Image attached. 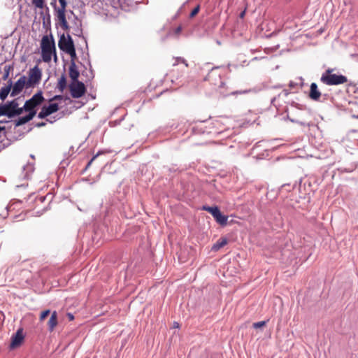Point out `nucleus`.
I'll return each instance as SVG.
<instances>
[{
	"mask_svg": "<svg viewBox=\"0 0 358 358\" xmlns=\"http://www.w3.org/2000/svg\"><path fill=\"white\" fill-rule=\"evenodd\" d=\"M334 69H328L322 74L320 82L327 85H338L348 82V78L342 74L332 73Z\"/></svg>",
	"mask_w": 358,
	"mask_h": 358,
	"instance_id": "f257e3e1",
	"label": "nucleus"
},
{
	"mask_svg": "<svg viewBox=\"0 0 358 358\" xmlns=\"http://www.w3.org/2000/svg\"><path fill=\"white\" fill-rule=\"evenodd\" d=\"M45 99L43 96L42 91L39 90L33 96L27 100L24 104V109H30V108H36L38 106H40L43 101Z\"/></svg>",
	"mask_w": 358,
	"mask_h": 358,
	"instance_id": "f03ea898",
	"label": "nucleus"
},
{
	"mask_svg": "<svg viewBox=\"0 0 358 358\" xmlns=\"http://www.w3.org/2000/svg\"><path fill=\"white\" fill-rule=\"evenodd\" d=\"M71 94L73 98L78 99L82 97L85 92L86 87L83 82H71L69 85Z\"/></svg>",
	"mask_w": 358,
	"mask_h": 358,
	"instance_id": "7ed1b4c3",
	"label": "nucleus"
},
{
	"mask_svg": "<svg viewBox=\"0 0 358 358\" xmlns=\"http://www.w3.org/2000/svg\"><path fill=\"white\" fill-rule=\"evenodd\" d=\"M59 37L58 47L62 51L65 52L75 46L73 40L69 34L66 36L64 34H62Z\"/></svg>",
	"mask_w": 358,
	"mask_h": 358,
	"instance_id": "20e7f679",
	"label": "nucleus"
},
{
	"mask_svg": "<svg viewBox=\"0 0 358 358\" xmlns=\"http://www.w3.org/2000/svg\"><path fill=\"white\" fill-rule=\"evenodd\" d=\"M41 70L37 65L29 70V79L27 83V87H31L34 85L38 84L41 79Z\"/></svg>",
	"mask_w": 358,
	"mask_h": 358,
	"instance_id": "39448f33",
	"label": "nucleus"
},
{
	"mask_svg": "<svg viewBox=\"0 0 358 358\" xmlns=\"http://www.w3.org/2000/svg\"><path fill=\"white\" fill-rule=\"evenodd\" d=\"M218 67H214L211 69L210 73L208 74L206 80L210 81L214 85L217 86L218 88L224 87L225 83L222 80L220 74H217L216 71Z\"/></svg>",
	"mask_w": 358,
	"mask_h": 358,
	"instance_id": "423d86ee",
	"label": "nucleus"
},
{
	"mask_svg": "<svg viewBox=\"0 0 358 358\" xmlns=\"http://www.w3.org/2000/svg\"><path fill=\"white\" fill-rule=\"evenodd\" d=\"M27 78L25 76H21L15 83L12 84L11 96H15L20 94L24 87H27Z\"/></svg>",
	"mask_w": 358,
	"mask_h": 358,
	"instance_id": "0eeeda50",
	"label": "nucleus"
},
{
	"mask_svg": "<svg viewBox=\"0 0 358 358\" xmlns=\"http://www.w3.org/2000/svg\"><path fill=\"white\" fill-rule=\"evenodd\" d=\"M59 110V105L57 103H51L48 106H43L38 114V117L43 119L50 115L56 113Z\"/></svg>",
	"mask_w": 358,
	"mask_h": 358,
	"instance_id": "6e6552de",
	"label": "nucleus"
},
{
	"mask_svg": "<svg viewBox=\"0 0 358 358\" xmlns=\"http://www.w3.org/2000/svg\"><path fill=\"white\" fill-rule=\"evenodd\" d=\"M18 106V103L17 99H13L8 101L5 104L0 105V117L1 116H7L6 113H13L15 112V108Z\"/></svg>",
	"mask_w": 358,
	"mask_h": 358,
	"instance_id": "1a4fd4ad",
	"label": "nucleus"
},
{
	"mask_svg": "<svg viewBox=\"0 0 358 358\" xmlns=\"http://www.w3.org/2000/svg\"><path fill=\"white\" fill-rule=\"evenodd\" d=\"M66 10H58L56 14L57 24H59L64 31H68L70 29V26L66 20Z\"/></svg>",
	"mask_w": 358,
	"mask_h": 358,
	"instance_id": "9d476101",
	"label": "nucleus"
},
{
	"mask_svg": "<svg viewBox=\"0 0 358 358\" xmlns=\"http://www.w3.org/2000/svg\"><path fill=\"white\" fill-rule=\"evenodd\" d=\"M24 338L22 329H19L15 334L11 337V342L10 344V349H15L21 345Z\"/></svg>",
	"mask_w": 358,
	"mask_h": 358,
	"instance_id": "9b49d317",
	"label": "nucleus"
},
{
	"mask_svg": "<svg viewBox=\"0 0 358 358\" xmlns=\"http://www.w3.org/2000/svg\"><path fill=\"white\" fill-rule=\"evenodd\" d=\"M56 49L55 43L53 36L50 34V36H44L41 40V49Z\"/></svg>",
	"mask_w": 358,
	"mask_h": 358,
	"instance_id": "f8f14e48",
	"label": "nucleus"
},
{
	"mask_svg": "<svg viewBox=\"0 0 358 358\" xmlns=\"http://www.w3.org/2000/svg\"><path fill=\"white\" fill-rule=\"evenodd\" d=\"M40 16L43 20V26L45 29H50L51 27V16L50 14L49 8L48 6L45 7V12L41 11Z\"/></svg>",
	"mask_w": 358,
	"mask_h": 358,
	"instance_id": "ddd939ff",
	"label": "nucleus"
},
{
	"mask_svg": "<svg viewBox=\"0 0 358 358\" xmlns=\"http://www.w3.org/2000/svg\"><path fill=\"white\" fill-rule=\"evenodd\" d=\"M310 99L313 101H319L322 96L321 92L318 89V86L315 83H312L310 86V92L308 94Z\"/></svg>",
	"mask_w": 358,
	"mask_h": 358,
	"instance_id": "4468645a",
	"label": "nucleus"
},
{
	"mask_svg": "<svg viewBox=\"0 0 358 358\" xmlns=\"http://www.w3.org/2000/svg\"><path fill=\"white\" fill-rule=\"evenodd\" d=\"M42 58L43 62H50L51 61L52 55H54L55 61H57V57L56 54V49H41Z\"/></svg>",
	"mask_w": 358,
	"mask_h": 358,
	"instance_id": "2eb2a0df",
	"label": "nucleus"
},
{
	"mask_svg": "<svg viewBox=\"0 0 358 358\" xmlns=\"http://www.w3.org/2000/svg\"><path fill=\"white\" fill-rule=\"evenodd\" d=\"M79 76L80 73L79 71L77 69L76 62H71L69 66V76L71 79V82H78Z\"/></svg>",
	"mask_w": 358,
	"mask_h": 358,
	"instance_id": "dca6fc26",
	"label": "nucleus"
},
{
	"mask_svg": "<svg viewBox=\"0 0 358 358\" xmlns=\"http://www.w3.org/2000/svg\"><path fill=\"white\" fill-rule=\"evenodd\" d=\"M11 90H12V80H9L8 81V85L2 87L0 89V99L1 101H4L7 98V96Z\"/></svg>",
	"mask_w": 358,
	"mask_h": 358,
	"instance_id": "f3484780",
	"label": "nucleus"
},
{
	"mask_svg": "<svg viewBox=\"0 0 358 358\" xmlns=\"http://www.w3.org/2000/svg\"><path fill=\"white\" fill-rule=\"evenodd\" d=\"M213 217L221 226H226L227 224L228 216L223 215L220 210Z\"/></svg>",
	"mask_w": 358,
	"mask_h": 358,
	"instance_id": "a211bd4d",
	"label": "nucleus"
},
{
	"mask_svg": "<svg viewBox=\"0 0 358 358\" xmlns=\"http://www.w3.org/2000/svg\"><path fill=\"white\" fill-rule=\"evenodd\" d=\"M57 313L56 311H53L48 323V330L50 331H52L55 327L57 325Z\"/></svg>",
	"mask_w": 358,
	"mask_h": 358,
	"instance_id": "6ab92c4d",
	"label": "nucleus"
},
{
	"mask_svg": "<svg viewBox=\"0 0 358 358\" xmlns=\"http://www.w3.org/2000/svg\"><path fill=\"white\" fill-rule=\"evenodd\" d=\"M66 86H67L66 76L64 73L62 74L61 77L58 80L57 88L59 90V91L62 92L66 89Z\"/></svg>",
	"mask_w": 358,
	"mask_h": 358,
	"instance_id": "aec40b11",
	"label": "nucleus"
},
{
	"mask_svg": "<svg viewBox=\"0 0 358 358\" xmlns=\"http://www.w3.org/2000/svg\"><path fill=\"white\" fill-rule=\"evenodd\" d=\"M73 34L78 37H83L82 23L80 21L75 22L73 27Z\"/></svg>",
	"mask_w": 358,
	"mask_h": 358,
	"instance_id": "412c9836",
	"label": "nucleus"
},
{
	"mask_svg": "<svg viewBox=\"0 0 358 358\" xmlns=\"http://www.w3.org/2000/svg\"><path fill=\"white\" fill-rule=\"evenodd\" d=\"M227 243V239L226 238H219L216 243L213 245L212 250L218 251L220 248L224 247Z\"/></svg>",
	"mask_w": 358,
	"mask_h": 358,
	"instance_id": "4be33fe9",
	"label": "nucleus"
},
{
	"mask_svg": "<svg viewBox=\"0 0 358 358\" xmlns=\"http://www.w3.org/2000/svg\"><path fill=\"white\" fill-rule=\"evenodd\" d=\"M24 111L26 112V109H24V106L21 108H19L18 106H17V108H15V112H13V113L11 114L8 112V113H6V114H7V117L8 118H12L15 116H18V115H21Z\"/></svg>",
	"mask_w": 358,
	"mask_h": 358,
	"instance_id": "5701e85b",
	"label": "nucleus"
},
{
	"mask_svg": "<svg viewBox=\"0 0 358 358\" xmlns=\"http://www.w3.org/2000/svg\"><path fill=\"white\" fill-rule=\"evenodd\" d=\"M201 209L210 213L212 215V216H213L215 214H216L220 210V208L217 206H203Z\"/></svg>",
	"mask_w": 358,
	"mask_h": 358,
	"instance_id": "b1692460",
	"label": "nucleus"
},
{
	"mask_svg": "<svg viewBox=\"0 0 358 358\" xmlns=\"http://www.w3.org/2000/svg\"><path fill=\"white\" fill-rule=\"evenodd\" d=\"M29 122V120H28L26 115L20 117L17 120L15 121V127H17L23 125Z\"/></svg>",
	"mask_w": 358,
	"mask_h": 358,
	"instance_id": "393cba45",
	"label": "nucleus"
},
{
	"mask_svg": "<svg viewBox=\"0 0 358 358\" xmlns=\"http://www.w3.org/2000/svg\"><path fill=\"white\" fill-rule=\"evenodd\" d=\"M357 166L355 164H351L349 167H340L338 169V171L340 173H351L355 169Z\"/></svg>",
	"mask_w": 358,
	"mask_h": 358,
	"instance_id": "a878e982",
	"label": "nucleus"
},
{
	"mask_svg": "<svg viewBox=\"0 0 358 358\" xmlns=\"http://www.w3.org/2000/svg\"><path fill=\"white\" fill-rule=\"evenodd\" d=\"M26 112H28V114L26 115V116L29 121L31 120L34 117V116L36 115V113H37L36 108H30L29 110L27 109Z\"/></svg>",
	"mask_w": 358,
	"mask_h": 358,
	"instance_id": "bb28decb",
	"label": "nucleus"
},
{
	"mask_svg": "<svg viewBox=\"0 0 358 358\" xmlns=\"http://www.w3.org/2000/svg\"><path fill=\"white\" fill-rule=\"evenodd\" d=\"M65 52L70 55L71 62H75V59L76 58V52L75 46Z\"/></svg>",
	"mask_w": 358,
	"mask_h": 358,
	"instance_id": "cd10ccee",
	"label": "nucleus"
},
{
	"mask_svg": "<svg viewBox=\"0 0 358 358\" xmlns=\"http://www.w3.org/2000/svg\"><path fill=\"white\" fill-rule=\"evenodd\" d=\"M32 3L38 8H43L45 6V0H32Z\"/></svg>",
	"mask_w": 358,
	"mask_h": 358,
	"instance_id": "c85d7f7f",
	"label": "nucleus"
},
{
	"mask_svg": "<svg viewBox=\"0 0 358 358\" xmlns=\"http://www.w3.org/2000/svg\"><path fill=\"white\" fill-rule=\"evenodd\" d=\"M72 3L74 4L73 7L83 8L85 6L83 0H72Z\"/></svg>",
	"mask_w": 358,
	"mask_h": 358,
	"instance_id": "c756f323",
	"label": "nucleus"
},
{
	"mask_svg": "<svg viewBox=\"0 0 358 358\" xmlns=\"http://www.w3.org/2000/svg\"><path fill=\"white\" fill-rule=\"evenodd\" d=\"M200 10V5H197L189 13V17L193 18L195 17Z\"/></svg>",
	"mask_w": 358,
	"mask_h": 358,
	"instance_id": "7c9ffc66",
	"label": "nucleus"
},
{
	"mask_svg": "<svg viewBox=\"0 0 358 358\" xmlns=\"http://www.w3.org/2000/svg\"><path fill=\"white\" fill-rule=\"evenodd\" d=\"M102 153H103V151H99L94 156L92 157V158L89 161V162L87 163V164L86 165L85 168V170H87L90 166V165L92 164V162L98 157L100 155H101Z\"/></svg>",
	"mask_w": 358,
	"mask_h": 358,
	"instance_id": "2f4dec72",
	"label": "nucleus"
},
{
	"mask_svg": "<svg viewBox=\"0 0 358 358\" xmlns=\"http://www.w3.org/2000/svg\"><path fill=\"white\" fill-rule=\"evenodd\" d=\"M290 106L291 108H299V110H304L306 108V106L304 105L299 104L294 101H292L291 103Z\"/></svg>",
	"mask_w": 358,
	"mask_h": 358,
	"instance_id": "473e14b6",
	"label": "nucleus"
},
{
	"mask_svg": "<svg viewBox=\"0 0 358 358\" xmlns=\"http://www.w3.org/2000/svg\"><path fill=\"white\" fill-rule=\"evenodd\" d=\"M69 100V98L68 96H64L63 95H61V94H57V95H55L51 99H50V101H55V100Z\"/></svg>",
	"mask_w": 358,
	"mask_h": 358,
	"instance_id": "72a5a7b5",
	"label": "nucleus"
},
{
	"mask_svg": "<svg viewBox=\"0 0 358 358\" xmlns=\"http://www.w3.org/2000/svg\"><path fill=\"white\" fill-rule=\"evenodd\" d=\"M10 69V66H5V67H4V73H3V76L2 77L3 80H6L8 79V78L9 76Z\"/></svg>",
	"mask_w": 358,
	"mask_h": 358,
	"instance_id": "f704fd0d",
	"label": "nucleus"
},
{
	"mask_svg": "<svg viewBox=\"0 0 358 358\" xmlns=\"http://www.w3.org/2000/svg\"><path fill=\"white\" fill-rule=\"evenodd\" d=\"M60 4L59 8L58 10H66L67 7V1L66 0H57Z\"/></svg>",
	"mask_w": 358,
	"mask_h": 358,
	"instance_id": "c9c22d12",
	"label": "nucleus"
},
{
	"mask_svg": "<svg viewBox=\"0 0 358 358\" xmlns=\"http://www.w3.org/2000/svg\"><path fill=\"white\" fill-rule=\"evenodd\" d=\"M178 62H182V63L185 64V65L186 66H188V64H187V63L186 60H185L184 58L180 57H176V62L173 64V66H176V65H178Z\"/></svg>",
	"mask_w": 358,
	"mask_h": 358,
	"instance_id": "e433bc0d",
	"label": "nucleus"
},
{
	"mask_svg": "<svg viewBox=\"0 0 358 358\" xmlns=\"http://www.w3.org/2000/svg\"><path fill=\"white\" fill-rule=\"evenodd\" d=\"M164 169H166V171L168 172H169L170 173H177V172H179V169L176 167V166H173L171 167H166L164 166Z\"/></svg>",
	"mask_w": 358,
	"mask_h": 358,
	"instance_id": "4c0bfd02",
	"label": "nucleus"
},
{
	"mask_svg": "<svg viewBox=\"0 0 358 358\" xmlns=\"http://www.w3.org/2000/svg\"><path fill=\"white\" fill-rule=\"evenodd\" d=\"M266 321H260V322L253 323L252 326L255 329H259V328L264 327L266 324Z\"/></svg>",
	"mask_w": 358,
	"mask_h": 358,
	"instance_id": "58836bf2",
	"label": "nucleus"
},
{
	"mask_svg": "<svg viewBox=\"0 0 358 358\" xmlns=\"http://www.w3.org/2000/svg\"><path fill=\"white\" fill-rule=\"evenodd\" d=\"M50 313V310H43L41 313L40 320H43L46 317H48Z\"/></svg>",
	"mask_w": 358,
	"mask_h": 358,
	"instance_id": "ea45409f",
	"label": "nucleus"
},
{
	"mask_svg": "<svg viewBox=\"0 0 358 358\" xmlns=\"http://www.w3.org/2000/svg\"><path fill=\"white\" fill-rule=\"evenodd\" d=\"M185 3H186V2H185V3H183V4H182L180 8H179V9L177 10L176 13L175 14V15H174V17H173V18H174V19L178 18V17L180 15V14H181V13H182V9H183V8H184V6H185Z\"/></svg>",
	"mask_w": 358,
	"mask_h": 358,
	"instance_id": "a19ab883",
	"label": "nucleus"
},
{
	"mask_svg": "<svg viewBox=\"0 0 358 358\" xmlns=\"http://www.w3.org/2000/svg\"><path fill=\"white\" fill-rule=\"evenodd\" d=\"M56 1L57 0H52L50 4L53 7L55 11L57 13L58 12V8H59V7L57 6Z\"/></svg>",
	"mask_w": 358,
	"mask_h": 358,
	"instance_id": "79ce46f5",
	"label": "nucleus"
},
{
	"mask_svg": "<svg viewBox=\"0 0 358 358\" xmlns=\"http://www.w3.org/2000/svg\"><path fill=\"white\" fill-rule=\"evenodd\" d=\"M250 92V90H244V91H236L232 92V94H246L248 92Z\"/></svg>",
	"mask_w": 358,
	"mask_h": 358,
	"instance_id": "37998d69",
	"label": "nucleus"
},
{
	"mask_svg": "<svg viewBox=\"0 0 358 358\" xmlns=\"http://www.w3.org/2000/svg\"><path fill=\"white\" fill-rule=\"evenodd\" d=\"M182 31V27L181 26H178L177 28H176L175 29V34H179Z\"/></svg>",
	"mask_w": 358,
	"mask_h": 358,
	"instance_id": "c03bdc74",
	"label": "nucleus"
},
{
	"mask_svg": "<svg viewBox=\"0 0 358 358\" xmlns=\"http://www.w3.org/2000/svg\"><path fill=\"white\" fill-rule=\"evenodd\" d=\"M45 124H46L45 122H38V123L36 124V127H42L45 126Z\"/></svg>",
	"mask_w": 358,
	"mask_h": 358,
	"instance_id": "a18cd8bd",
	"label": "nucleus"
},
{
	"mask_svg": "<svg viewBox=\"0 0 358 358\" xmlns=\"http://www.w3.org/2000/svg\"><path fill=\"white\" fill-rule=\"evenodd\" d=\"M67 317H68V318H69V320L70 321H72V320H73V319H74V316H73V315L72 313H67Z\"/></svg>",
	"mask_w": 358,
	"mask_h": 358,
	"instance_id": "49530a36",
	"label": "nucleus"
},
{
	"mask_svg": "<svg viewBox=\"0 0 358 358\" xmlns=\"http://www.w3.org/2000/svg\"><path fill=\"white\" fill-rule=\"evenodd\" d=\"M8 122V120H0V124H4Z\"/></svg>",
	"mask_w": 358,
	"mask_h": 358,
	"instance_id": "de8ad7c7",
	"label": "nucleus"
},
{
	"mask_svg": "<svg viewBox=\"0 0 358 358\" xmlns=\"http://www.w3.org/2000/svg\"><path fill=\"white\" fill-rule=\"evenodd\" d=\"M282 94H283L285 96L288 94V92L287 90L282 91Z\"/></svg>",
	"mask_w": 358,
	"mask_h": 358,
	"instance_id": "09e8293b",
	"label": "nucleus"
},
{
	"mask_svg": "<svg viewBox=\"0 0 358 358\" xmlns=\"http://www.w3.org/2000/svg\"><path fill=\"white\" fill-rule=\"evenodd\" d=\"M275 100H276V97L275 96V97H273V98L271 99V103L274 105V102L275 101Z\"/></svg>",
	"mask_w": 358,
	"mask_h": 358,
	"instance_id": "8fccbe9b",
	"label": "nucleus"
},
{
	"mask_svg": "<svg viewBox=\"0 0 358 358\" xmlns=\"http://www.w3.org/2000/svg\"><path fill=\"white\" fill-rule=\"evenodd\" d=\"M6 129L5 127L0 126V132Z\"/></svg>",
	"mask_w": 358,
	"mask_h": 358,
	"instance_id": "3c124183",
	"label": "nucleus"
},
{
	"mask_svg": "<svg viewBox=\"0 0 358 358\" xmlns=\"http://www.w3.org/2000/svg\"><path fill=\"white\" fill-rule=\"evenodd\" d=\"M47 121H48L50 123H53L55 121V120H52V119H47Z\"/></svg>",
	"mask_w": 358,
	"mask_h": 358,
	"instance_id": "603ef678",
	"label": "nucleus"
},
{
	"mask_svg": "<svg viewBox=\"0 0 358 358\" xmlns=\"http://www.w3.org/2000/svg\"><path fill=\"white\" fill-rule=\"evenodd\" d=\"M47 121H48L50 123H53L55 121V120H52V119H47Z\"/></svg>",
	"mask_w": 358,
	"mask_h": 358,
	"instance_id": "864d4df0",
	"label": "nucleus"
},
{
	"mask_svg": "<svg viewBox=\"0 0 358 358\" xmlns=\"http://www.w3.org/2000/svg\"><path fill=\"white\" fill-rule=\"evenodd\" d=\"M289 86L292 87H294V83L293 82H290Z\"/></svg>",
	"mask_w": 358,
	"mask_h": 358,
	"instance_id": "5fc2aeb1",
	"label": "nucleus"
},
{
	"mask_svg": "<svg viewBox=\"0 0 358 358\" xmlns=\"http://www.w3.org/2000/svg\"><path fill=\"white\" fill-rule=\"evenodd\" d=\"M244 14H245V12H244V11H243V12H242V13H241V17H243Z\"/></svg>",
	"mask_w": 358,
	"mask_h": 358,
	"instance_id": "6e6d98bb",
	"label": "nucleus"
},
{
	"mask_svg": "<svg viewBox=\"0 0 358 358\" xmlns=\"http://www.w3.org/2000/svg\"><path fill=\"white\" fill-rule=\"evenodd\" d=\"M301 124H302V125H305L306 124H305V123H303V122H301Z\"/></svg>",
	"mask_w": 358,
	"mask_h": 358,
	"instance_id": "4d7b16f0",
	"label": "nucleus"
}]
</instances>
